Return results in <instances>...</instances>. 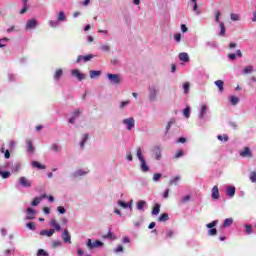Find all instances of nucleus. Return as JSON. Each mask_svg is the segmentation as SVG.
Listing matches in <instances>:
<instances>
[{
    "label": "nucleus",
    "instance_id": "nucleus-1",
    "mask_svg": "<svg viewBox=\"0 0 256 256\" xmlns=\"http://www.w3.org/2000/svg\"><path fill=\"white\" fill-rule=\"evenodd\" d=\"M18 183L20 185V187H24L26 189H29V187H31L33 184L31 182V180H29L27 177L25 176H21L19 179H18Z\"/></svg>",
    "mask_w": 256,
    "mask_h": 256
},
{
    "label": "nucleus",
    "instance_id": "nucleus-2",
    "mask_svg": "<svg viewBox=\"0 0 256 256\" xmlns=\"http://www.w3.org/2000/svg\"><path fill=\"white\" fill-rule=\"evenodd\" d=\"M107 77L112 85H119V83H121V77L119 76V74L109 73L107 74Z\"/></svg>",
    "mask_w": 256,
    "mask_h": 256
},
{
    "label": "nucleus",
    "instance_id": "nucleus-3",
    "mask_svg": "<svg viewBox=\"0 0 256 256\" xmlns=\"http://www.w3.org/2000/svg\"><path fill=\"white\" fill-rule=\"evenodd\" d=\"M86 245L88 249H97V247H103V242H101L100 240H96L93 242L91 239H88Z\"/></svg>",
    "mask_w": 256,
    "mask_h": 256
},
{
    "label": "nucleus",
    "instance_id": "nucleus-4",
    "mask_svg": "<svg viewBox=\"0 0 256 256\" xmlns=\"http://www.w3.org/2000/svg\"><path fill=\"white\" fill-rule=\"evenodd\" d=\"M158 91L155 87L149 88V101H157Z\"/></svg>",
    "mask_w": 256,
    "mask_h": 256
},
{
    "label": "nucleus",
    "instance_id": "nucleus-5",
    "mask_svg": "<svg viewBox=\"0 0 256 256\" xmlns=\"http://www.w3.org/2000/svg\"><path fill=\"white\" fill-rule=\"evenodd\" d=\"M124 125H126L128 131H131L133 127H135V119L134 118H128L123 120Z\"/></svg>",
    "mask_w": 256,
    "mask_h": 256
},
{
    "label": "nucleus",
    "instance_id": "nucleus-6",
    "mask_svg": "<svg viewBox=\"0 0 256 256\" xmlns=\"http://www.w3.org/2000/svg\"><path fill=\"white\" fill-rule=\"evenodd\" d=\"M240 157H248V159H251V157H253V153H251V148L245 147L242 151H240Z\"/></svg>",
    "mask_w": 256,
    "mask_h": 256
},
{
    "label": "nucleus",
    "instance_id": "nucleus-7",
    "mask_svg": "<svg viewBox=\"0 0 256 256\" xmlns=\"http://www.w3.org/2000/svg\"><path fill=\"white\" fill-rule=\"evenodd\" d=\"M91 59H93L92 54H88L86 56L79 55L77 60H76V63H81V61H84L85 63H87V61H91Z\"/></svg>",
    "mask_w": 256,
    "mask_h": 256
},
{
    "label": "nucleus",
    "instance_id": "nucleus-8",
    "mask_svg": "<svg viewBox=\"0 0 256 256\" xmlns=\"http://www.w3.org/2000/svg\"><path fill=\"white\" fill-rule=\"evenodd\" d=\"M72 75L78 79V81H83L85 79V74H81L78 69L72 70Z\"/></svg>",
    "mask_w": 256,
    "mask_h": 256
},
{
    "label": "nucleus",
    "instance_id": "nucleus-9",
    "mask_svg": "<svg viewBox=\"0 0 256 256\" xmlns=\"http://www.w3.org/2000/svg\"><path fill=\"white\" fill-rule=\"evenodd\" d=\"M26 219L28 221H33V219H35V210H33V208H27Z\"/></svg>",
    "mask_w": 256,
    "mask_h": 256
},
{
    "label": "nucleus",
    "instance_id": "nucleus-10",
    "mask_svg": "<svg viewBox=\"0 0 256 256\" xmlns=\"http://www.w3.org/2000/svg\"><path fill=\"white\" fill-rule=\"evenodd\" d=\"M37 27V20L30 19L26 23V29H35Z\"/></svg>",
    "mask_w": 256,
    "mask_h": 256
},
{
    "label": "nucleus",
    "instance_id": "nucleus-11",
    "mask_svg": "<svg viewBox=\"0 0 256 256\" xmlns=\"http://www.w3.org/2000/svg\"><path fill=\"white\" fill-rule=\"evenodd\" d=\"M62 239L64 243H71V234H69V230H64L62 234Z\"/></svg>",
    "mask_w": 256,
    "mask_h": 256
},
{
    "label": "nucleus",
    "instance_id": "nucleus-12",
    "mask_svg": "<svg viewBox=\"0 0 256 256\" xmlns=\"http://www.w3.org/2000/svg\"><path fill=\"white\" fill-rule=\"evenodd\" d=\"M45 198H47V195H45V194L42 197L34 198L33 201L31 202L32 207H37V205H39V203H41V200L45 199Z\"/></svg>",
    "mask_w": 256,
    "mask_h": 256
},
{
    "label": "nucleus",
    "instance_id": "nucleus-13",
    "mask_svg": "<svg viewBox=\"0 0 256 256\" xmlns=\"http://www.w3.org/2000/svg\"><path fill=\"white\" fill-rule=\"evenodd\" d=\"M54 233H55L54 229L40 231V235H42V237H45V236L51 237Z\"/></svg>",
    "mask_w": 256,
    "mask_h": 256
},
{
    "label": "nucleus",
    "instance_id": "nucleus-14",
    "mask_svg": "<svg viewBox=\"0 0 256 256\" xmlns=\"http://www.w3.org/2000/svg\"><path fill=\"white\" fill-rule=\"evenodd\" d=\"M214 84L216 85V87H218L219 92L223 93V91L225 89L224 88L225 82H223V80H217V81L214 82Z\"/></svg>",
    "mask_w": 256,
    "mask_h": 256
},
{
    "label": "nucleus",
    "instance_id": "nucleus-15",
    "mask_svg": "<svg viewBox=\"0 0 256 256\" xmlns=\"http://www.w3.org/2000/svg\"><path fill=\"white\" fill-rule=\"evenodd\" d=\"M178 57L180 61H183L184 63H188L189 61V54H187L186 52L180 53Z\"/></svg>",
    "mask_w": 256,
    "mask_h": 256
},
{
    "label": "nucleus",
    "instance_id": "nucleus-16",
    "mask_svg": "<svg viewBox=\"0 0 256 256\" xmlns=\"http://www.w3.org/2000/svg\"><path fill=\"white\" fill-rule=\"evenodd\" d=\"M61 77H63V69L59 68L54 73V79H55V81H59V79H61Z\"/></svg>",
    "mask_w": 256,
    "mask_h": 256
},
{
    "label": "nucleus",
    "instance_id": "nucleus-17",
    "mask_svg": "<svg viewBox=\"0 0 256 256\" xmlns=\"http://www.w3.org/2000/svg\"><path fill=\"white\" fill-rule=\"evenodd\" d=\"M63 21H67V16L65 15V12L60 11L57 18V23H61Z\"/></svg>",
    "mask_w": 256,
    "mask_h": 256
},
{
    "label": "nucleus",
    "instance_id": "nucleus-18",
    "mask_svg": "<svg viewBox=\"0 0 256 256\" xmlns=\"http://www.w3.org/2000/svg\"><path fill=\"white\" fill-rule=\"evenodd\" d=\"M212 199H219V187L217 186L212 188Z\"/></svg>",
    "mask_w": 256,
    "mask_h": 256
},
{
    "label": "nucleus",
    "instance_id": "nucleus-19",
    "mask_svg": "<svg viewBox=\"0 0 256 256\" xmlns=\"http://www.w3.org/2000/svg\"><path fill=\"white\" fill-rule=\"evenodd\" d=\"M159 223H165V221H169V214L163 213L158 218Z\"/></svg>",
    "mask_w": 256,
    "mask_h": 256
},
{
    "label": "nucleus",
    "instance_id": "nucleus-20",
    "mask_svg": "<svg viewBox=\"0 0 256 256\" xmlns=\"http://www.w3.org/2000/svg\"><path fill=\"white\" fill-rule=\"evenodd\" d=\"M207 105H202L200 108V114H199V118L203 119V117H205V115L207 114Z\"/></svg>",
    "mask_w": 256,
    "mask_h": 256
},
{
    "label": "nucleus",
    "instance_id": "nucleus-21",
    "mask_svg": "<svg viewBox=\"0 0 256 256\" xmlns=\"http://www.w3.org/2000/svg\"><path fill=\"white\" fill-rule=\"evenodd\" d=\"M140 167L143 173H147V171H149V166H147V162H145V160L140 161Z\"/></svg>",
    "mask_w": 256,
    "mask_h": 256
},
{
    "label": "nucleus",
    "instance_id": "nucleus-22",
    "mask_svg": "<svg viewBox=\"0 0 256 256\" xmlns=\"http://www.w3.org/2000/svg\"><path fill=\"white\" fill-rule=\"evenodd\" d=\"M161 212V204H155L152 209V215H159Z\"/></svg>",
    "mask_w": 256,
    "mask_h": 256
},
{
    "label": "nucleus",
    "instance_id": "nucleus-23",
    "mask_svg": "<svg viewBox=\"0 0 256 256\" xmlns=\"http://www.w3.org/2000/svg\"><path fill=\"white\" fill-rule=\"evenodd\" d=\"M50 225H51V227H53L57 231H61V225H59V223H57V220L52 219L51 222H50Z\"/></svg>",
    "mask_w": 256,
    "mask_h": 256
},
{
    "label": "nucleus",
    "instance_id": "nucleus-24",
    "mask_svg": "<svg viewBox=\"0 0 256 256\" xmlns=\"http://www.w3.org/2000/svg\"><path fill=\"white\" fill-rule=\"evenodd\" d=\"M26 149L28 153H33V151H35V149L33 148V142H31V140H27Z\"/></svg>",
    "mask_w": 256,
    "mask_h": 256
},
{
    "label": "nucleus",
    "instance_id": "nucleus-25",
    "mask_svg": "<svg viewBox=\"0 0 256 256\" xmlns=\"http://www.w3.org/2000/svg\"><path fill=\"white\" fill-rule=\"evenodd\" d=\"M32 167H35L36 169H47V166L42 165L38 161H33L32 162Z\"/></svg>",
    "mask_w": 256,
    "mask_h": 256
},
{
    "label": "nucleus",
    "instance_id": "nucleus-26",
    "mask_svg": "<svg viewBox=\"0 0 256 256\" xmlns=\"http://www.w3.org/2000/svg\"><path fill=\"white\" fill-rule=\"evenodd\" d=\"M154 153H155V159H156L157 161H160V160H161V148L156 147V148L154 149Z\"/></svg>",
    "mask_w": 256,
    "mask_h": 256
},
{
    "label": "nucleus",
    "instance_id": "nucleus-27",
    "mask_svg": "<svg viewBox=\"0 0 256 256\" xmlns=\"http://www.w3.org/2000/svg\"><path fill=\"white\" fill-rule=\"evenodd\" d=\"M219 25H220V37H225V31H227V29L225 28V23L219 22Z\"/></svg>",
    "mask_w": 256,
    "mask_h": 256
},
{
    "label": "nucleus",
    "instance_id": "nucleus-28",
    "mask_svg": "<svg viewBox=\"0 0 256 256\" xmlns=\"http://www.w3.org/2000/svg\"><path fill=\"white\" fill-rule=\"evenodd\" d=\"M147 205V202L140 200L137 202V210L138 211H143V208Z\"/></svg>",
    "mask_w": 256,
    "mask_h": 256
},
{
    "label": "nucleus",
    "instance_id": "nucleus-29",
    "mask_svg": "<svg viewBox=\"0 0 256 256\" xmlns=\"http://www.w3.org/2000/svg\"><path fill=\"white\" fill-rule=\"evenodd\" d=\"M100 75H101V71H95V70L90 71V79H95Z\"/></svg>",
    "mask_w": 256,
    "mask_h": 256
},
{
    "label": "nucleus",
    "instance_id": "nucleus-30",
    "mask_svg": "<svg viewBox=\"0 0 256 256\" xmlns=\"http://www.w3.org/2000/svg\"><path fill=\"white\" fill-rule=\"evenodd\" d=\"M235 187L234 186H231L227 189V195L229 197H235Z\"/></svg>",
    "mask_w": 256,
    "mask_h": 256
},
{
    "label": "nucleus",
    "instance_id": "nucleus-31",
    "mask_svg": "<svg viewBox=\"0 0 256 256\" xmlns=\"http://www.w3.org/2000/svg\"><path fill=\"white\" fill-rule=\"evenodd\" d=\"M0 176H2V179H9L11 177V172H9V171H0Z\"/></svg>",
    "mask_w": 256,
    "mask_h": 256
},
{
    "label": "nucleus",
    "instance_id": "nucleus-32",
    "mask_svg": "<svg viewBox=\"0 0 256 256\" xmlns=\"http://www.w3.org/2000/svg\"><path fill=\"white\" fill-rule=\"evenodd\" d=\"M233 225V218H227L224 220L223 227H231Z\"/></svg>",
    "mask_w": 256,
    "mask_h": 256
},
{
    "label": "nucleus",
    "instance_id": "nucleus-33",
    "mask_svg": "<svg viewBox=\"0 0 256 256\" xmlns=\"http://www.w3.org/2000/svg\"><path fill=\"white\" fill-rule=\"evenodd\" d=\"M103 239H113V241H115V239H117V238L115 236H113V232H111V230H109L108 233L103 236Z\"/></svg>",
    "mask_w": 256,
    "mask_h": 256
},
{
    "label": "nucleus",
    "instance_id": "nucleus-34",
    "mask_svg": "<svg viewBox=\"0 0 256 256\" xmlns=\"http://www.w3.org/2000/svg\"><path fill=\"white\" fill-rule=\"evenodd\" d=\"M217 139L219 141H224L225 143H227V141H229V136L227 134H224V135H218L217 136Z\"/></svg>",
    "mask_w": 256,
    "mask_h": 256
},
{
    "label": "nucleus",
    "instance_id": "nucleus-35",
    "mask_svg": "<svg viewBox=\"0 0 256 256\" xmlns=\"http://www.w3.org/2000/svg\"><path fill=\"white\" fill-rule=\"evenodd\" d=\"M230 19L231 21H241V16H239V14L232 13L230 15Z\"/></svg>",
    "mask_w": 256,
    "mask_h": 256
},
{
    "label": "nucleus",
    "instance_id": "nucleus-36",
    "mask_svg": "<svg viewBox=\"0 0 256 256\" xmlns=\"http://www.w3.org/2000/svg\"><path fill=\"white\" fill-rule=\"evenodd\" d=\"M180 179H181V177L176 176L174 179L169 181V185H178Z\"/></svg>",
    "mask_w": 256,
    "mask_h": 256
},
{
    "label": "nucleus",
    "instance_id": "nucleus-37",
    "mask_svg": "<svg viewBox=\"0 0 256 256\" xmlns=\"http://www.w3.org/2000/svg\"><path fill=\"white\" fill-rule=\"evenodd\" d=\"M219 223V220H214L211 223L206 224L207 229H213L217 224Z\"/></svg>",
    "mask_w": 256,
    "mask_h": 256
},
{
    "label": "nucleus",
    "instance_id": "nucleus-38",
    "mask_svg": "<svg viewBox=\"0 0 256 256\" xmlns=\"http://www.w3.org/2000/svg\"><path fill=\"white\" fill-rule=\"evenodd\" d=\"M244 75H247L249 73H253V66H246L243 70Z\"/></svg>",
    "mask_w": 256,
    "mask_h": 256
},
{
    "label": "nucleus",
    "instance_id": "nucleus-39",
    "mask_svg": "<svg viewBox=\"0 0 256 256\" xmlns=\"http://www.w3.org/2000/svg\"><path fill=\"white\" fill-rule=\"evenodd\" d=\"M230 103L232 105H237V103H239V98H237V96H231L230 97Z\"/></svg>",
    "mask_w": 256,
    "mask_h": 256
},
{
    "label": "nucleus",
    "instance_id": "nucleus-40",
    "mask_svg": "<svg viewBox=\"0 0 256 256\" xmlns=\"http://www.w3.org/2000/svg\"><path fill=\"white\" fill-rule=\"evenodd\" d=\"M137 157H138L139 161L145 160V158H143V152L141 151V148L137 149Z\"/></svg>",
    "mask_w": 256,
    "mask_h": 256
},
{
    "label": "nucleus",
    "instance_id": "nucleus-41",
    "mask_svg": "<svg viewBox=\"0 0 256 256\" xmlns=\"http://www.w3.org/2000/svg\"><path fill=\"white\" fill-rule=\"evenodd\" d=\"M189 113H191V108H189V106H187L183 111V115H184V117H186V119H189Z\"/></svg>",
    "mask_w": 256,
    "mask_h": 256
},
{
    "label": "nucleus",
    "instance_id": "nucleus-42",
    "mask_svg": "<svg viewBox=\"0 0 256 256\" xmlns=\"http://www.w3.org/2000/svg\"><path fill=\"white\" fill-rule=\"evenodd\" d=\"M89 139V134H85L83 140L80 142V147H85V143Z\"/></svg>",
    "mask_w": 256,
    "mask_h": 256
},
{
    "label": "nucleus",
    "instance_id": "nucleus-43",
    "mask_svg": "<svg viewBox=\"0 0 256 256\" xmlns=\"http://www.w3.org/2000/svg\"><path fill=\"white\" fill-rule=\"evenodd\" d=\"M208 235H209L210 237H213V236L217 235V230H216L215 228H210V229L208 230Z\"/></svg>",
    "mask_w": 256,
    "mask_h": 256
},
{
    "label": "nucleus",
    "instance_id": "nucleus-44",
    "mask_svg": "<svg viewBox=\"0 0 256 256\" xmlns=\"http://www.w3.org/2000/svg\"><path fill=\"white\" fill-rule=\"evenodd\" d=\"M183 155H185V152H183V150H179L176 152L174 159H180V157H183Z\"/></svg>",
    "mask_w": 256,
    "mask_h": 256
},
{
    "label": "nucleus",
    "instance_id": "nucleus-45",
    "mask_svg": "<svg viewBox=\"0 0 256 256\" xmlns=\"http://www.w3.org/2000/svg\"><path fill=\"white\" fill-rule=\"evenodd\" d=\"M83 175H87V172H83V170H78L74 173V177H81Z\"/></svg>",
    "mask_w": 256,
    "mask_h": 256
},
{
    "label": "nucleus",
    "instance_id": "nucleus-46",
    "mask_svg": "<svg viewBox=\"0 0 256 256\" xmlns=\"http://www.w3.org/2000/svg\"><path fill=\"white\" fill-rule=\"evenodd\" d=\"M183 89H184V93H189V89H190V84H189V82H185L184 84H183Z\"/></svg>",
    "mask_w": 256,
    "mask_h": 256
},
{
    "label": "nucleus",
    "instance_id": "nucleus-47",
    "mask_svg": "<svg viewBox=\"0 0 256 256\" xmlns=\"http://www.w3.org/2000/svg\"><path fill=\"white\" fill-rule=\"evenodd\" d=\"M37 256H49V253H47L43 249H39L37 252Z\"/></svg>",
    "mask_w": 256,
    "mask_h": 256
},
{
    "label": "nucleus",
    "instance_id": "nucleus-48",
    "mask_svg": "<svg viewBox=\"0 0 256 256\" xmlns=\"http://www.w3.org/2000/svg\"><path fill=\"white\" fill-rule=\"evenodd\" d=\"M52 249H57V247H61V241H54L51 244Z\"/></svg>",
    "mask_w": 256,
    "mask_h": 256
},
{
    "label": "nucleus",
    "instance_id": "nucleus-49",
    "mask_svg": "<svg viewBox=\"0 0 256 256\" xmlns=\"http://www.w3.org/2000/svg\"><path fill=\"white\" fill-rule=\"evenodd\" d=\"M7 41H9V38H2V39H0V48L7 47V45L4 44Z\"/></svg>",
    "mask_w": 256,
    "mask_h": 256
},
{
    "label": "nucleus",
    "instance_id": "nucleus-50",
    "mask_svg": "<svg viewBox=\"0 0 256 256\" xmlns=\"http://www.w3.org/2000/svg\"><path fill=\"white\" fill-rule=\"evenodd\" d=\"M72 117H75V119H77V117H81V110L77 109L72 113Z\"/></svg>",
    "mask_w": 256,
    "mask_h": 256
},
{
    "label": "nucleus",
    "instance_id": "nucleus-51",
    "mask_svg": "<svg viewBox=\"0 0 256 256\" xmlns=\"http://www.w3.org/2000/svg\"><path fill=\"white\" fill-rule=\"evenodd\" d=\"M26 227H28V229H31V231H35V223L34 222L27 223Z\"/></svg>",
    "mask_w": 256,
    "mask_h": 256
},
{
    "label": "nucleus",
    "instance_id": "nucleus-52",
    "mask_svg": "<svg viewBox=\"0 0 256 256\" xmlns=\"http://www.w3.org/2000/svg\"><path fill=\"white\" fill-rule=\"evenodd\" d=\"M118 205L120 206V207H123V209H127V207H129V203H125V202H123V201H118Z\"/></svg>",
    "mask_w": 256,
    "mask_h": 256
},
{
    "label": "nucleus",
    "instance_id": "nucleus-53",
    "mask_svg": "<svg viewBox=\"0 0 256 256\" xmlns=\"http://www.w3.org/2000/svg\"><path fill=\"white\" fill-rule=\"evenodd\" d=\"M173 235H175V232L173 230H168L166 232L167 239H171V237H173Z\"/></svg>",
    "mask_w": 256,
    "mask_h": 256
},
{
    "label": "nucleus",
    "instance_id": "nucleus-54",
    "mask_svg": "<svg viewBox=\"0 0 256 256\" xmlns=\"http://www.w3.org/2000/svg\"><path fill=\"white\" fill-rule=\"evenodd\" d=\"M57 211L60 212L61 215H64V213H67V210L63 206H58Z\"/></svg>",
    "mask_w": 256,
    "mask_h": 256
},
{
    "label": "nucleus",
    "instance_id": "nucleus-55",
    "mask_svg": "<svg viewBox=\"0 0 256 256\" xmlns=\"http://www.w3.org/2000/svg\"><path fill=\"white\" fill-rule=\"evenodd\" d=\"M250 181H251L252 183H256V172H252V173L250 174Z\"/></svg>",
    "mask_w": 256,
    "mask_h": 256
},
{
    "label": "nucleus",
    "instance_id": "nucleus-56",
    "mask_svg": "<svg viewBox=\"0 0 256 256\" xmlns=\"http://www.w3.org/2000/svg\"><path fill=\"white\" fill-rule=\"evenodd\" d=\"M246 233L247 235H251V233H253V228L251 225H246Z\"/></svg>",
    "mask_w": 256,
    "mask_h": 256
},
{
    "label": "nucleus",
    "instance_id": "nucleus-57",
    "mask_svg": "<svg viewBox=\"0 0 256 256\" xmlns=\"http://www.w3.org/2000/svg\"><path fill=\"white\" fill-rule=\"evenodd\" d=\"M161 179V174L160 173H155L153 176V181H159Z\"/></svg>",
    "mask_w": 256,
    "mask_h": 256
},
{
    "label": "nucleus",
    "instance_id": "nucleus-58",
    "mask_svg": "<svg viewBox=\"0 0 256 256\" xmlns=\"http://www.w3.org/2000/svg\"><path fill=\"white\" fill-rule=\"evenodd\" d=\"M191 200V196L190 195H186L182 198V203H187L188 201Z\"/></svg>",
    "mask_w": 256,
    "mask_h": 256
},
{
    "label": "nucleus",
    "instance_id": "nucleus-59",
    "mask_svg": "<svg viewBox=\"0 0 256 256\" xmlns=\"http://www.w3.org/2000/svg\"><path fill=\"white\" fill-rule=\"evenodd\" d=\"M130 101L126 100V101H122L121 105H120V109H123V107H127V105H129Z\"/></svg>",
    "mask_w": 256,
    "mask_h": 256
},
{
    "label": "nucleus",
    "instance_id": "nucleus-60",
    "mask_svg": "<svg viewBox=\"0 0 256 256\" xmlns=\"http://www.w3.org/2000/svg\"><path fill=\"white\" fill-rule=\"evenodd\" d=\"M174 39L175 41H177V43H179L181 41V34L180 33L175 34Z\"/></svg>",
    "mask_w": 256,
    "mask_h": 256
},
{
    "label": "nucleus",
    "instance_id": "nucleus-61",
    "mask_svg": "<svg viewBox=\"0 0 256 256\" xmlns=\"http://www.w3.org/2000/svg\"><path fill=\"white\" fill-rule=\"evenodd\" d=\"M51 151H59V146H57L56 144H52L51 147H50Z\"/></svg>",
    "mask_w": 256,
    "mask_h": 256
},
{
    "label": "nucleus",
    "instance_id": "nucleus-62",
    "mask_svg": "<svg viewBox=\"0 0 256 256\" xmlns=\"http://www.w3.org/2000/svg\"><path fill=\"white\" fill-rule=\"evenodd\" d=\"M102 51H111V46L109 45H103L101 46Z\"/></svg>",
    "mask_w": 256,
    "mask_h": 256
},
{
    "label": "nucleus",
    "instance_id": "nucleus-63",
    "mask_svg": "<svg viewBox=\"0 0 256 256\" xmlns=\"http://www.w3.org/2000/svg\"><path fill=\"white\" fill-rule=\"evenodd\" d=\"M169 198V188H167L164 193H163V199H168Z\"/></svg>",
    "mask_w": 256,
    "mask_h": 256
},
{
    "label": "nucleus",
    "instance_id": "nucleus-64",
    "mask_svg": "<svg viewBox=\"0 0 256 256\" xmlns=\"http://www.w3.org/2000/svg\"><path fill=\"white\" fill-rule=\"evenodd\" d=\"M49 25H50V27L55 28V27H57V22L50 20Z\"/></svg>",
    "mask_w": 256,
    "mask_h": 256
}]
</instances>
